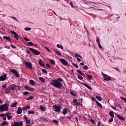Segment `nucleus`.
Masks as SVG:
<instances>
[{
  "instance_id": "f257e3e1",
  "label": "nucleus",
  "mask_w": 126,
  "mask_h": 126,
  "mask_svg": "<svg viewBox=\"0 0 126 126\" xmlns=\"http://www.w3.org/2000/svg\"><path fill=\"white\" fill-rule=\"evenodd\" d=\"M63 81V80L61 78H59L57 80L52 79L50 81V85L58 89H64V87H63V83H62Z\"/></svg>"
},
{
  "instance_id": "f03ea898",
  "label": "nucleus",
  "mask_w": 126,
  "mask_h": 126,
  "mask_svg": "<svg viewBox=\"0 0 126 126\" xmlns=\"http://www.w3.org/2000/svg\"><path fill=\"white\" fill-rule=\"evenodd\" d=\"M16 87H17V89L18 90H20V88L17 86H16L15 84L12 85L10 87V89H11V91H13V92H15V91H17V89H16Z\"/></svg>"
},
{
  "instance_id": "7ed1b4c3",
  "label": "nucleus",
  "mask_w": 126,
  "mask_h": 126,
  "mask_svg": "<svg viewBox=\"0 0 126 126\" xmlns=\"http://www.w3.org/2000/svg\"><path fill=\"white\" fill-rule=\"evenodd\" d=\"M23 126V122L22 121L14 122L11 126Z\"/></svg>"
},
{
  "instance_id": "20e7f679",
  "label": "nucleus",
  "mask_w": 126,
  "mask_h": 126,
  "mask_svg": "<svg viewBox=\"0 0 126 126\" xmlns=\"http://www.w3.org/2000/svg\"><path fill=\"white\" fill-rule=\"evenodd\" d=\"M102 74L103 75L104 80H105V81H109L111 80V77H110V76H108L106 74H104V73H102Z\"/></svg>"
},
{
  "instance_id": "39448f33",
  "label": "nucleus",
  "mask_w": 126,
  "mask_h": 126,
  "mask_svg": "<svg viewBox=\"0 0 126 126\" xmlns=\"http://www.w3.org/2000/svg\"><path fill=\"white\" fill-rule=\"evenodd\" d=\"M30 50L34 55H36V56H39V55H40V52H39L38 51L36 50V49H34L32 48H30Z\"/></svg>"
},
{
  "instance_id": "423d86ee",
  "label": "nucleus",
  "mask_w": 126,
  "mask_h": 126,
  "mask_svg": "<svg viewBox=\"0 0 126 126\" xmlns=\"http://www.w3.org/2000/svg\"><path fill=\"white\" fill-rule=\"evenodd\" d=\"M10 72L12 73H13L14 74H15L16 77H18V78L20 77V75H19V74H18V73L17 72V71H16V70H15L14 69H11Z\"/></svg>"
},
{
  "instance_id": "0eeeda50",
  "label": "nucleus",
  "mask_w": 126,
  "mask_h": 126,
  "mask_svg": "<svg viewBox=\"0 0 126 126\" xmlns=\"http://www.w3.org/2000/svg\"><path fill=\"white\" fill-rule=\"evenodd\" d=\"M53 108L54 109V111L57 113H60V112H61V110H62L60 106L56 105H53Z\"/></svg>"
},
{
  "instance_id": "6e6552de",
  "label": "nucleus",
  "mask_w": 126,
  "mask_h": 126,
  "mask_svg": "<svg viewBox=\"0 0 126 126\" xmlns=\"http://www.w3.org/2000/svg\"><path fill=\"white\" fill-rule=\"evenodd\" d=\"M60 61L63 64V65L66 66L67 65V64H68V63H67V61H66L64 59H60Z\"/></svg>"
},
{
  "instance_id": "1a4fd4ad",
  "label": "nucleus",
  "mask_w": 126,
  "mask_h": 126,
  "mask_svg": "<svg viewBox=\"0 0 126 126\" xmlns=\"http://www.w3.org/2000/svg\"><path fill=\"white\" fill-rule=\"evenodd\" d=\"M25 65L26 67H29V68H30L31 69H32L33 68V67H32V63L30 62H26Z\"/></svg>"
},
{
  "instance_id": "9d476101",
  "label": "nucleus",
  "mask_w": 126,
  "mask_h": 126,
  "mask_svg": "<svg viewBox=\"0 0 126 126\" xmlns=\"http://www.w3.org/2000/svg\"><path fill=\"white\" fill-rule=\"evenodd\" d=\"M6 74H4L3 75L0 76V81H4L6 79Z\"/></svg>"
},
{
  "instance_id": "9b49d317",
  "label": "nucleus",
  "mask_w": 126,
  "mask_h": 126,
  "mask_svg": "<svg viewBox=\"0 0 126 126\" xmlns=\"http://www.w3.org/2000/svg\"><path fill=\"white\" fill-rule=\"evenodd\" d=\"M2 107L3 108V111H8V105H7V104H4L2 105Z\"/></svg>"
},
{
  "instance_id": "f8f14e48",
  "label": "nucleus",
  "mask_w": 126,
  "mask_h": 126,
  "mask_svg": "<svg viewBox=\"0 0 126 126\" xmlns=\"http://www.w3.org/2000/svg\"><path fill=\"white\" fill-rule=\"evenodd\" d=\"M25 89H27V90H29V91H34L35 90V89L33 88H31L29 86H26L25 87Z\"/></svg>"
},
{
  "instance_id": "ddd939ff",
  "label": "nucleus",
  "mask_w": 126,
  "mask_h": 126,
  "mask_svg": "<svg viewBox=\"0 0 126 126\" xmlns=\"http://www.w3.org/2000/svg\"><path fill=\"white\" fill-rule=\"evenodd\" d=\"M10 92H11V90L10 87H8L5 90V93L6 94H10Z\"/></svg>"
},
{
  "instance_id": "4468645a",
  "label": "nucleus",
  "mask_w": 126,
  "mask_h": 126,
  "mask_svg": "<svg viewBox=\"0 0 126 126\" xmlns=\"http://www.w3.org/2000/svg\"><path fill=\"white\" fill-rule=\"evenodd\" d=\"M38 63L40 64V65H41V66H43V67H45L46 68V66H45V63H43V61H42V60L40 59L38 61Z\"/></svg>"
},
{
  "instance_id": "2eb2a0df",
  "label": "nucleus",
  "mask_w": 126,
  "mask_h": 126,
  "mask_svg": "<svg viewBox=\"0 0 126 126\" xmlns=\"http://www.w3.org/2000/svg\"><path fill=\"white\" fill-rule=\"evenodd\" d=\"M9 115H10V113H7L5 114V116H6V117H7L8 120H11V119H12V116H11V115L9 116Z\"/></svg>"
},
{
  "instance_id": "dca6fc26",
  "label": "nucleus",
  "mask_w": 126,
  "mask_h": 126,
  "mask_svg": "<svg viewBox=\"0 0 126 126\" xmlns=\"http://www.w3.org/2000/svg\"><path fill=\"white\" fill-rule=\"evenodd\" d=\"M3 39L5 40H6V41H8V42H11V38L9 37V36H3Z\"/></svg>"
},
{
  "instance_id": "f3484780",
  "label": "nucleus",
  "mask_w": 126,
  "mask_h": 126,
  "mask_svg": "<svg viewBox=\"0 0 126 126\" xmlns=\"http://www.w3.org/2000/svg\"><path fill=\"white\" fill-rule=\"evenodd\" d=\"M17 114H18V115H21V114H22V109H21V107H19L18 108V110L17 111Z\"/></svg>"
},
{
  "instance_id": "a211bd4d",
  "label": "nucleus",
  "mask_w": 126,
  "mask_h": 126,
  "mask_svg": "<svg viewBox=\"0 0 126 126\" xmlns=\"http://www.w3.org/2000/svg\"><path fill=\"white\" fill-rule=\"evenodd\" d=\"M117 118L118 119H119V120H121V121H122L123 122H124V121H125L126 120V119H125V118H124V117H123L120 115H117Z\"/></svg>"
},
{
  "instance_id": "6ab92c4d",
  "label": "nucleus",
  "mask_w": 126,
  "mask_h": 126,
  "mask_svg": "<svg viewBox=\"0 0 126 126\" xmlns=\"http://www.w3.org/2000/svg\"><path fill=\"white\" fill-rule=\"evenodd\" d=\"M29 83L30 84H31V85H32V86H34V85H36V83L33 80H30Z\"/></svg>"
},
{
  "instance_id": "aec40b11",
  "label": "nucleus",
  "mask_w": 126,
  "mask_h": 126,
  "mask_svg": "<svg viewBox=\"0 0 126 126\" xmlns=\"http://www.w3.org/2000/svg\"><path fill=\"white\" fill-rule=\"evenodd\" d=\"M95 103H96V105L98 106V107L100 108V109H102V108H103L102 104H101V103H100V102H99V101L96 100Z\"/></svg>"
},
{
  "instance_id": "412c9836",
  "label": "nucleus",
  "mask_w": 126,
  "mask_h": 126,
  "mask_svg": "<svg viewBox=\"0 0 126 126\" xmlns=\"http://www.w3.org/2000/svg\"><path fill=\"white\" fill-rule=\"evenodd\" d=\"M83 85H84V86H85V87H87L88 89H89L90 90H92V88H91V87H90L89 85L86 84H83Z\"/></svg>"
},
{
  "instance_id": "4be33fe9",
  "label": "nucleus",
  "mask_w": 126,
  "mask_h": 126,
  "mask_svg": "<svg viewBox=\"0 0 126 126\" xmlns=\"http://www.w3.org/2000/svg\"><path fill=\"white\" fill-rule=\"evenodd\" d=\"M39 109L42 112H45V111H46V108H45L42 105L39 106Z\"/></svg>"
},
{
  "instance_id": "5701e85b",
  "label": "nucleus",
  "mask_w": 126,
  "mask_h": 126,
  "mask_svg": "<svg viewBox=\"0 0 126 126\" xmlns=\"http://www.w3.org/2000/svg\"><path fill=\"white\" fill-rule=\"evenodd\" d=\"M70 94L71 96H73L74 97H76V96H77V94H75L72 91L70 92Z\"/></svg>"
},
{
  "instance_id": "b1692460",
  "label": "nucleus",
  "mask_w": 126,
  "mask_h": 126,
  "mask_svg": "<svg viewBox=\"0 0 126 126\" xmlns=\"http://www.w3.org/2000/svg\"><path fill=\"white\" fill-rule=\"evenodd\" d=\"M109 116H110V117H111L112 118H114V117H115V115H114V111H111V112H110L109 113Z\"/></svg>"
},
{
  "instance_id": "393cba45",
  "label": "nucleus",
  "mask_w": 126,
  "mask_h": 126,
  "mask_svg": "<svg viewBox=\"0 0 126 126\" xmlns=\"http://www.w3.org/2000/svg\"><path fill=\"white\" fill-rule=\"evenodd\" d=\"M16 106H17V102L12 103L11 105V108H15V107H16Z\"/></svg>"
},
{
  "instance_id": "a878e982",
  "label": "nucleus",
  "mask_w": 126,
  "mask_h": 126,
  "mask_svg": "<svg viewBox=\"0 0 126 126\" xmlns=\"http://www.w3.org/2000/svg\"><path fill=\"white\" fill-rule=\"evenodd\" d=\"M57 48H59L60 49H61L62 50H63V46L62 45V44H58L57 45Z\"/></svg>"
},
{
  "instance_id": "bb28decb",
  "label": "nucleus",
  "mask_w": 126,
  "mask_h": 126,
  "mask_svg": "<svg viewBox=\"0 0 126 126\" xmlns=\"http://www.w3.org/2000/svg\"><path fill=\"white\" fill-rule=\"evenodd\" d=\"M67 111H68L67 109L66 108L63 109V115H66L67 114Z\"/></svg>"
},
{
  "instance_id": "cd10ccee",
  "label": "nucleus",
  "mask_w": 126,
  "mask_h": 126,
  "mask_svg": "<svg viewBox=\"0 0 126 126\" xmlns=\"http://www.w3.org/2000/svg\"><path fill=\"white\" fill-rule=\"evenodd\" d=\"M33 99H34V96L32 95L30 96L29 97L26 98V100H27V101H29V100H33Z\"/></svg>"
},
{
  "instance_id": "c85d7f7f",
  "label": "nucleus",
  "mask_w": 126,
  "mask_h": 126,
  "mask_svg": "<svg viewBox=\"0 0 126 126\" xmlns=\"http://www.w3.org/2000/svg\"><path fill=\"white\" fill-rule=\"evenodd\" d=\"M2 126H8V123L6 121H3L1 123Z\"/></svg>"
},
{
  "instance_id": "c756f323",
  "label": "nucleus",
  "mask_w": 126,
  "mask_h": 126,
  "mask_svg": "<svg viewBox=\"0 0 126 126\" xmlns=\"http://www.w3.org/2000/svg\"><path fill=\"white\" fill-rule=\"evenodd\" d=\"M95 98L98 100V101H102V97L98 95H96Z\"/></svg>"
},
{
  "instance_id": "7c9ffc66",
  "label": "nucleus",
  "mask_w": 126,
  "mask_h": 126,
  "mask_svg": "<svg viewBox=\"0 0 126 126\" xmlns=\"http://www.w3.org/2000/svg\"><path fill=\"white\" fill-rule=\"evenodd\" d=\"M50 61L51 64H54V65H56V62H55V60L50 59Z\"/></svg>"
},
{
  "instance_id": "2f4dec72",
  "label": "nucleus",
  "mask_w": 126,
  "mask_h": 126,
  "mask_svg": "<svg viewBox=\"0 0 126 126\" xmlns=\"http://www.w3.org/2000/svg\"><path fill=\"white\" fill-rule=\"evenodd\" d=\"M38 79L40 80V81L43 82V83H45V79L42 78L41 77H39Z\"/></svg>"
},
{
  "instance_id": "473e14b6",
  "label": "nucleus",
  "mask_w": 126,
  "mask_h": 126,
  "mask_svg": "<svg viewBox=\"0 0 126 126\" xmlns=\"http://www.w3.org/2000/svg\"><path fill=\"white\" fill-rule=\"evenodd\" d=\"M14 38H15V39L18 41V40H19V38H18L19 35L17 33H16L14 35Z\"/></svg>"
},
{
  "instance_id": "72a5a7b5",
  "label": "nucleus",
  "mask_w": 126,
  "mask_h": 126,
  "mask_svg": "<svg viewBox=\"0 0 126 126\" xmlns=\"http://www.w3.org/2000/svg\"><path fill=\"white\" fill-rule=\"evenodd\" d=\"M116 106H117V107L120 108V109H121V110H123V107H122V106H121L120 103L118 102L117 103H116Z\"/></svg>"
},
{
  "instance_id": "f704fd0d",
  "label": "nucleus",
  "mask_w": 126,
  "mask_h": 126,
  "mask_svg": "<svg viewBox=\"0 0 126 126\" xmlns=\"http://www.w3.org/2000/svg\"><path fill=\"white\" fill-rule=\"evenodd\" d=\"M28 114L29 115H34V114H35V111H32L30 110L28 111Z\"/></svg>"
},
{
  "instance_id": "c9c22d12",
  "label": "nucleus",
  "mask_w": 126,
  "mask_h": 126,
  "mask_svg": "<svg viewBox=\"0 0 126 126\" xmlns=\"http://www.w3.org/2000/svg\"><path fill=\"white\" fill-rule=\"evenodd\" d=\"M87 77L89 80H91L93 78V77L91 75H88Z\"/></svg>"
},
{
  "instance_id": "e433bc0d",
  "label": "nucleus",
  "mask_w": 126,
  "mask_h": 126,
  "mask_svg": "<svg viewBox=\"0 0 126 126\" xmlns=\"http://www.w3.org/2000/svg\"><path fill=\"white\" fill-rule=\"evenodd\" d=\"M26 125H30L31 124V121L30 120H28L26 122Z\"/></svg>"
},
{
  "instance_id": "4c0bfd02",
  "label": "nucleus",
  "mask_w": 126,
  "mask_h": 126,
  "mask_svg": "<svg viewBox=\"0 0 126 126\" xmlns=\"http://www.w3.org/2000/svg\"><path fill=\"white\" fill-rule=\"evenodd\" d=\"M52 123H55V125H59V121L56 120H53Z\"/></svg>"
},
{
  "instance_id": "58836bf2",
  "label": "nucleus",
  "mask_w": 126,
  "mask_h": 126,
  "mask_svg": "<svg viewBox=\"0 0 126 126\" xmlns=\"http://www.w3.org/2000/svg\"><path fill=\"white\" fill-rule=\"evenodd\" d=\"M78 78L80 80H83L84 79L83 77H82L80 75H78Z\"/></svg>"
},
{
  "instance_id": "ea45409f",
  "label": "nucleus",
  "mask_w": 126,
  "mask_h": 126,
  "mask_svg": "<svg viewBox=\"0 0 126 126\" xmlns=\"http://www.w3.org/2000/svg\"><path fill=\"white\" fill-rule=\"evenodd\" d=\"M77 71L78 73H79V74H80V75H84V74L80 70H77Z\"/></svg>"
},
{
  "instance_id": "a19ab883",
  "label": "nucleus",
  "mask_w": 126,
  "mask_h": 126,
  "mask_svg": "<svg viewBox=\"0 0 126 126\" xmlns=\"http://www.w3.org/2000/svg\"><path fill=\"white\" fill-rule=\"evenodd\" d=\"M28 45H29L30 46H33L34 44L32 41L28 42L27 43Z\"/></svg>"
},
{
  "instance_id": "79ce46f5",
  "label": "nucleus",
  "mask_w": 126,
  "mask_h": 126,
  "mask_svg": "<svg viewBox=\"0 0 126 126\" xmlns=\"http://www.w3.org/2000/svg\"><path fill=\"white\" fill-rule=\"evenodd\" d=\"M55 53H57L59 56H62V53L58 50H55Z\"/></svg>"
},
{
  "instance_id": "37998d69",
  "label": "nucleus",
  "mask_w": 126,
  "mask_h": 126,
  "mask_svg": "<svg viewBox=\"0 0 126 126\" xmlns=\"http://www.w3.org/2000/svg\"><path fill=\"white\" fill-rule=\"evenodd\" d=\"M75 56L76 57H79V58H81V59H82V56H81V55L78 54V53H76L75 54Z\"/></svg>"
},
{
  "instance_id": "c03bdc74",
  "label": "nucleus",
  "mask_w": 126,
  "mask_h": 126,
  "mask_svg": "<svg viewBox=\"0 0 126 126\" xmlns=\"http://www.w3.org/2000/svg\"><path fill=\"white\" fill-rule=\"evenodd\" d=\"M87 68H88V66H87V65H85L83 67V69L85 70H87Z\"/></svg>"
},
{
  "instance_id": "a18cd8bd",
  "label": "nucleus",
  "mask_w": 126,
  "mask_h": 126,
  "mask_svg": "<svg viewBox=\"0 0 126 126\" xmlns=\"http://www.w3.org/2000/svg\"><path fill=\"white\" fill-rule=\"evenodd\" d=\"M25 31H31V28H25Z\"/></svg>"
},
{
  "instance_id": "49530a36",
  "label": "nucleus",
  "mask_w": 126,
  "mask_h": 126,
  "mask_svg": "<svg viewBox=\"0 0 126 126\" xmlns=\"http://www.w3.org/2000/svg\"><path fill=\"white\" fill-rule=\"evenodd\" d=\"M91 123H92V124H93V125H94V124L96 123V122H95V120H94L91 119Z\"/></svg>"
},
{
  "instance_id": "de8ad7c7",
  "label": "nucleus",
  "mask_w": 126,
  "mask_h": 126,
  "mask_svg": "<svg viewBox=\"0 0 126 126\" xmlns=\"http://www.w3.org/2000/svg\"><path fill=\"white\" fill-rule=\"evenodd\" d=\"M23 94L24 95H28V94H29V92H27V91L24 92L23 93Z\"/></svg>"
},
{
  "instance_id": "09e8293b",
  "label": "nucleus",
  "mask_w": 126,
  "mask_h": 126,
  "mask_svg": "<svg viewBox=\"0 0 126 126\" xmlns=\"http://www.w3.org/2000/svg\"><path fill=\"white\" fill-rule=\"evenodd\" d=\"M42 72H43V73H47V72H48V71H46V70L45 69H42Z\"/></svg>"
},
{
  "instance_id": "8fccbe9b",
  "label": "nucleus",
  "mask_w": 126,
  "mask_h": 126,
  "mask_svg": "<svg viewBox=\"0 0 126 126\" xmlns=\"http://www.w3.org/2000/svg\"><path fill=\"white\" fill-rule=\"evenodd\" d=\"M10 32H11V34H12L14 35H16V34H17L16 33V32H14L13 31H11Z\"/></svg>"
},
{
  "instance_id": "3c124183",
  "label": "nucleus",
  "mask_w": 126,
  "mask_h": 126,
  "mask_svg": "<svg viewBox=\"0 0 126 126\" xmlns=\"http://www.w3.org/2000/svg\"><path fill=\"white\" fill-rule=\"evenodd\" d=\"M72 64H73V65H74V66L75 67H76V68H78V65L74 63H72Z\"/></svg>"
},
{
  "instance_id": "603ef678",
  "label": "nucleus",
  "mask_w": 126,
  "mask_h": 126,
  "mask_svg": "<svg viewBox=\"0 0 126 126\" xmlns=\"http://www.w3.org/2000/svg\"><path fill=\"white\" fill-rule=\"evenodd\" d=\"M10 18H13L14 20H16V22H18V20H17V19H16V17L12 16V17H10Z\"/></svg>"
},
{
  "instance_id": "864d4df0",
  "label": "nucleus",
  "mask_w": 126,
  "mask_h": 126,
  "mask_svg": "<svg viewBox=\"0 0 126 126\" xmlns=\"http://www.w3.org/2000/svg\"><path fill=\"white\" fill-rule=\"evenodd\" d=\"M45 49H46V51L47 52H48L49 53H50L51 52V50H50V49H49V48L47 47V46L45 47Z\"/></svg>"
},
{
  "instance_id": "5fc2aeb1",
  "label": "nucleus",
  "mask_w": 126,
  "mask_h": 126,
  "mask_svg": "<svg viewBox=\"0 0 126 126\" xmlns=\"http://www.w3.org/2000/svg\"><path fill=\"white\" fill-rule=\"evenodd\" d=\"M24 40L26 41V42H29V41H30V39L27 38V37H24Z\"/></svg>"
},
{
  "instance_id": "6e6d98bb",
  "label": "nucleus",
  "mask_w": 126,
  "mask_h": 126,
  "mask_svg": "<svg viewBox=\"0 0 126 126\" xmlns=\"http://www.w3.org/2000/svg\"><path fill=\"white\" fill-rule=\"evenodd\" d=\"M113 121H114V119L113 118V117H112L109 120V123H112L113 122Z\"/></svg>"
},
{
  "instance_id": "4d7b16f0",
  "label": "nucleus",
  "mask_w": 126,
  "mask_h": 126,
  "mask_svg": "<svg viewBox=\"0 0 126 126\" xmlns=\"http://www.w3.org/2000/svg\"><path fill=\"white\" fill-rule=\"evenodd\" d=\"M78 101L76 99H73V102L74 103V104H76L77 103Z\"/></svg>"
},
{
  "instance_id": "13d9d810",
  "label": "nucleus",
  "mask_w": 126,
  "mask_h": 126,
  "mask_svg": "<svg viewBox=\"0 0 126 126\" xmlns=\"http://www.w3.org/2000/svg\"><path fill=\"white\" fill-rule=\"evenodd\" d=\"M46 65L47 67H48V68H51V65H50L49 64L46 63Z\"/></svg>"
},
{
  "instance_id": "bf43d9fd",
  "label": "nucleus",
  "mask_w": 126,
  "mask_h": 126,
  "mask_svg": "<svg viewBox=\"0 0 126 126\" xmlns=\"http://www.w3.org/2000/svg\"><path fill=\"white\" fill-rule=\"evenodd\" d=\"M69 4L71 6V7H74V6H73V3H72V2H70Z\"/></svg>"
},
{
  "instance_id": "052dcab7",
  "label": "nucleus",
  "mask_w": 126,
  "mask_h": 126,
  "mask_svg": "<svg viewBox=\"0 0 126 126\" xmlns=\"http://www.w3.org/2000/svg\"><path fill=\"white\" fill-rule=\"evenodd\" d=\"M5 116V115H4V114H3V113H1L0 114V117H1L2 118L4 117Z\"/></svg>"
},
{
  "instance_id": "680f3d73",
  "label": "nucleus",
  "mask_w": 126,
  "mask_h": 126,
  "mask_svg": "<svg viewBox=\"0 0 126 126\" xmlns=\"http://www.w3.org/2000/svg\"><path fill=\"white\" fill-rule=\"evenodd\" d=\"M97 45H98V48H99V49H102V45H101V44L98 43Z\"/></svg>"
},
{
  "instance_id": "e2e57ef3",
  "label": "nucleus",
  "mask_w": 126,
  "mask_h": 126,
  "mask_svg": "<svg viewBox=\"0 0 126 126\" xmlns=\"http://www.w3.org/2000/svg\"><path fill=\"white\" fill-rule=\"evenodd\" d=\"M75 106H80V103L79 102H77L76 104H74Z\"/></svg>"
},
{
  "instance_id": "0e129e2a",
  "label": "nucleus",
  "mask_w": 126,
  "mask_h": 126,
  "mask_svg": "<svg viewBox=\"0 0 126 126\" xmlns=\"http://www.w3.org/2000/svg\"><path fill=\"white\" fill-rule=\"evenodd\" d=\"M4 111L2 105L0 106V111Z\"/></svg>"
},
{
  "instance_id": "69168bd1",
  "label": "nucleus",
  "mask_w": 126,
  "mask_h": 126,
  "mask_svg": "<svg viewBox=\"0 0 126 126\" xmlns=\"http://www.w3.org/2000/svg\"><path fill=\"white\" fill-rule=\"evenodd\" d=\"M5 88H6V86L3 85H2V89H5Z\"/></svg>"
},
{
  "instance_id": "338daca9",
  "label": "nucleus",
  "mask_w": 126,
  "mask_h": 126,
  "mask_svg": "<svg viewBox=\"0 0 126 126\" xmlns=\"http://www.w3.org/2000/svg\"><path fill=\"white\" fill-rule=\"evenodd\" d=\"M101 122H98L97 123V126H101Z\"/></svg>"
},
{
  "instance_id": "774afa93",
  "label": "nucleus",
  "mask_w": 126,
  "mask_h": 126,
  "mask_svg": "<svg viewBox=\"0 0 126 126\" xmlns=\"http://www.w3.org/2000/svg\"><path fill=\"white\" fill-rule=\"evenodd\" d=\"M92 101H96V99H95V97H94L93 96L92 97Z\"/></svg>"
}]
</instances>
